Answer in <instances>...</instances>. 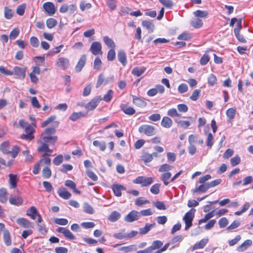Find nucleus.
<instances>
[{
	"label": "nucleus",
	"instance_id": "nucleus-63",
	"mask_svg": "<svg viewBox=\"0 0 253 253\" xmlns=\"http://www.w3.org/2000/svg\"><path fill=\"white\" fill-rule=\"evenodd\" d=\"M168 161L170 163H173L176 160V154L173 152H169L167 153Z\"/></svg>",
	"mask_w": 253,
	"mask_h": 253
},
{
	"label": "nucleus",
	"instance_id": "nucleus-64",
	"mask_svg": "<svg viewBox=\"0 0 253 253\" xmlns=\"http://www.w3.org/2000/svg\"><path fill=\"white\" fill-rule=\"evenodd\" d=\"M84 211L85 213L90 214L94 213V212L93 208L88 204H84Z\"/></svg>",
	"mask_w": 253,
	"mask_h": 253
},
{
	"label": "nucleus",
	"instance_id": "nucleus-9",
	"mask_svg": "<svg viewBox=\"0 0 253 253\" xmlns=\"http://www.w3.org/2000/svg\"><path fill=\"white\" fill-rule=\"evenodd\" d=\"M27 70V67L21 68L18 66H15L12 71L13 75L16 76L17 78L23 80L26 77Z\"/></svg>",
	"mask_w": 253,
	"mask_h": 253
},
{
	"label": "nucleus",
	"instance_id": "nucleus-55",
	"mask_svg": "<svg viewBox=\"0 0 253 253\" xmlns=\"http://www.w3.org/2000/svg\"><path fill=\"white\" fill-rule=\"evenodd\" d=\"M250 207V203H248V202L244 204L243 208L240 211H236L234 213V214L236 215H238H238H240L243 213H244L245 211H246L249 209Z\"/></svg>",
	"mask_w": 253,
	"mask_h": 253
},
{
	"label": "nucleus",
	"instance_id": "nucleus-28",
	"mask_svg": "<svg viewBox=\"0 0 253 253\" xmlns=\"http://www.w3.org/2000/svg\"><path fill=\"white\" fill-rule=\"evenodd\" d=\"M86 115V113H84L83 112H73L70 116L69 119L70 120H72V121H76L78 119L84 117Z\"/></svg>",
	"mask_w": 253,
	"mask_h": 253
},
{
	"label": "nucleus",
	"instance_id": "nucleus-29",
	"mask_svg": "<svg viewBox=\"0 0 253 253\" xmlns=\"http://www.w3.org/2000/svg\"><path fill=\"white\" fill-rule=\"evenodd\" d=\"M236 114V109L235 107H232L227 109L226 111V115L228 118V122L232 121L234 119Z\"/></svg>",
	"mask_w": 253,
	"mask_h": 253
},
{
	"label": "nucleus",
	"instance_id": "nucleus-14",
	"mask_svg": "<svg viewBox=\"0 0 253 253\" xmlns=\"http://www.w3.org/2000/svg\"><path fill=\"white\" fill-rule=\"evenodd\" d=\"M112 189L114 195L117 197H121L122 191L126 190V187L119 184H114L112 186Z\"/></svg>",
	"mask_w": 253,
	"mask_h": 253
},
{
	"label": "nucleus",
	"instance_id": "nucleus-11",
	"mask_svg": "<svg viewBox=\"0 0 253 253\" xmlns=\"http://www.w3.org/2000/svg\"><path fill=\"white\" fill-rule=\"evenodd\" d=\"M43 8L49 16H52L55 14L56 8L54 4L51 2H46L43 4Z\"/></svg>",
	"mask_w": 253,
	"mask_h": 253
},
{
	"label": "nucleus",
	"instance_id": "nucleus-6",
	"mask_svg": "<svg viewBox=\"0 0 253 253\" xmlns=\"http://www.w3.org/2000/svg\"><path fill=\"white\" fill-rule=\"evenodd\" d=\"M154 180L152 177H145L142 176L137 177L133 180V183L137 184H141L142 187H147L150 185Z\"/></svg>",
	"mask_w": 253,
	"mask_h": 253
},
{
	"label": "nucleus",
	"instance_id": "nucleus-43",
	"mask_svg": "<svg viewBox=\"0 0 253 253\" xmlns=\"http://www.w3.org/2000/svg\"><path fill=\"white\" fill-rule=\"evenodd\" d=\"M211 59L209 54L206 52L205 53L200 59V63L201 65L204 66L206 65Z\"/></svg>",
	"mask_w": 253,
	"mask_h": 253
},
{
	"label": "nucleus",
	"instance_id": "nucleus-36",
	"mask_svg": "<svg viewBox=\"0 0 253 253\" xmlns=\"http://www.w3.org/2000/svg\"><path fill=\"white\" fill-rule=\"evenodd\" d=\"M103 41L105 44L110 49L116 48V45L112 39L108 36L103 37Z\"/></svg>",
	"mask_w": 253,
	"mask_h": 253
},
{
	"label": "nucleus",
	"instance_id": "nucleus-30",
	"mask_svg": "<svg viewBox=\"0 0 253 253\" xmlns=\"http://www.w3.org/2000/svg\"><path fill=\"white\" fill-rule=\"evenodd\" d=\"M41 139L45 143L54 145L58 140V136L57 135H51L49 137H44V138H41Z\"/></svg>",
	"mask_w": 253,
	"mask_h": 253
},
{
	"label": "nucleus",
	"instance_id": "nucleus-49",
	"mask_svg": "<svg viewBox=\"0 0 253 253\" xmlns=\"http://www.w3.org/2000/svg\"><path fill=\"white\" fill-rule=\"evenodd\" d=\"M4 14L5 18L7 19H11L13 17V14H14V12L12 9L9 8L7 6H5L4 7Z\"/></svg>",
	"mask_w": 253,
	"mask_h": 253
},
{
	"label": "nucleus",
	"instance_id": "nucleus-53",
	"mask_svg": "<svg viewBox=\"0 0 253 253\" xmlns=\"http://www.w3.org/2000/svg\"><path fill=\"white\" fill-rule=\"evenodd\" d=\"M201 90L199 89H196L193 92L190 97V99L192 101H197L200 96Z\"/></svg>",
	"mask_w": 253,
	"mask_h": 253
},
{
	"label": "nucleus",
	"instance_id": "nucleus-21",
	"mask_svg": "<svg viewBox=\"0 0 253 253\" xmlns=\"http://www.w3.org/2000/svg\"><path fill=\"white\" fill-rule=\"evenodd\" d=\"M120 108L121 110L126 115L131 116L135 113V110L133 108L128 106L126 104H121Z\"/></svg>",
	"mask_w": 253,
	"mask_h": 253
},
{
	"label": "nucleus",
	"instance_id": "nucleus-58",
	"mask_svg": "<svg viewBox=\"0 0 253 253\" xmlns=\"http://www.w3.org/2000/svg\"><path fill=\"white\" fill-rule=\"evenodd\" d=\"M241 163V158L238 155L232 158L230 160V164L232 167H235Z\"/></svg>",
	"mask_w": 253,
	"mask_h": 253
},
{
	"label": "nucleus",
	"instance_id": "nucleus-32",
	"mask_svg": "<svg viewBox=\"0 0 253 253\" xmlns=\"http://www.w3.org/2000/svg\"><path fill=\"white\" fill-rule=\"evenodd\" d=\"M209 241L208 239H203L199 242L196 243L193 247V250H196L200 249H203L207 244Z\"/></svg>",
	"mask_w": 253,
	"mask_h": 253
},
{
	"label": "nucleus",
	"instance_id": "nucleus-20",
	"mask_svg": "<svg viewBox=\"0 0 253 253\" xmlns=\"http://www.w3.org/2000/svg\"><path fill=\"white\" fill-rule=\"evenodd\" d=\"M38 143H40L41 145L38 147L37 151L39 152H44L45 153H52V150L50 149L47 143H45L43 141H39Z\"/></svg>",
	"mask_w": 253,
	"mask_h": 253
},
{
	"label": "nucleus",
	"instance_id": "nucleus-42",
	"mask_svg": "<svg viewBox=\"0 0 253 253\" xmlns=\"http://www.w3.org/2000/svg\"><path fill=\"white\" fill-rule=\"evenodd\" d=\"M190 24L194 28L197 29L202 27L203 25V21L199 18L193 20L191 21Z\"/></svg>",
	"mask_w": 253,
	"mask_h": 253
},
{
	"label": "nucleus",
	"instance_id": "nucleus-60",
	"mask_svg": "<svg viewBox=\"0 0 253 253\" xmlns=\"http://www.w3.org/2000/svg\"><path fill=\"white\" fill-rule=\"evenodd\" d=\"M92 6L90 3H85L84 0L81 1L80 4V8L82 11H84L85 9H90Z\"/></svg>",
	"mask_w": 253,
	"mask_h": 253
},
{
	"label": "nucleus",
	"instance_id": "nucleus-1",
	"mask_svg": "<svg viewBox=\"0 0 253 253\" xmlns=\"http://www.w3.org/2000/svg\"><path fill=\"white\" fill-rule=\"evenodd\" d=\"M9 146V141H4L0 145V150L4 154H10L12 158L15 159L20 152V148L18 146L15 145L13 146L11 151H10Z\"/></svg>",
	"mask_w": 253,
	"mask_h": 253
},
{
	"label": "nucleus",
	"instance_id": "nucleus-38",
	"mask_svg": "<svg viewBox=\"0 0 253 253\" xmlns=\"http://www.w3.org/2000/svg\"><path fill=\"white\" fill-rule=\"evenodd\" d=\"M163 245V243L161 241L155 240L152 242L151 246H150L149 248L153 253L154 250L160 249Z\"/></svg>",
	"mask_w": 253,
	"mask_h": 253
},
{
	"label": "nucleus",
	"instance_id": "nucleus-57",
	"mask_svg": "<svg viewBox=\"0 0 253 253\" xmlns=\"http://www.w3.org/2000/svg\"><path fill=\"white\" fill-rule=\"evenodd\" d=\"M136 246L134 245H131L127 246L122 247L119 249V251H124L125 252H129L132 251L136 250Z\"/></svg>",
	"mask_w": 253,
	"mask_h": 253
},
{
	"label": "nucleus",
	"instance_id": "nucleus-24",
	"mask_svg": "<svg viewBox=\"0 0 253 253\" xmlns=\"http://www.w3.org/2000/svg\"><path fill=\"white\" fill-rule=\"evenodd\" d=\"M56 132V128L54 127H50L46 128L41 134V138H44V137H49Z\"/></svg>",
	"mask_w": 253,
	"mask_h": 253
},
{
	"label": "nucleus",
	"instance_id": "nucleus-3",
	"mask_svg": "<svg viewBox=\"0 0 253 253\" xmlns=\"http://www.w3.org/2000/svg\"><path fill=\"white\" fill-rule=\"evenodd\" d=\"M138 131L147 136H152L156 134V128L151 125L144 124L140 126L138 128Z\"/></svg>",
	"mask_w": 253,
	"mask_h": 253
},
{
	"label": "nucleus",
	"instance_id": "nucleus-54",
	"mask_svg": "<svg viewBox=\"0 0 253 253\" xmlns=\"http://www.w3.org/2000/svg\"><path fill=\"white\" fill-rule=\"evenodd\" d=\"M160 186L161 184L159 183H156L153 185L150 189V192L153 194H158L160 192Z\"/></svg>",
	"mask_w": 253,
	"mask_h": 253
},
{
	"label": "nucleus",
	"instance_id": "nucleus-35",
	"mask_svg": "<svg viewBox=\"0 0 253 253\" xmlns=\"http://www.w3.org/2000/svg\"><path fill=\"white\" fill-rule=\"evenodd\" d=\"M171 176V174L170 172H164L161 174V179L163 181L164 185L167 186L169 183L170 181H169V180L170 179Z\"/></svg>",
	"mask_w": 253,
	"mask_h": 253
},
{
	"label": "nucleus",
	"instance_id": "nucleus-22",
	"mask_svg": "<svg viewBox=\"0 0 253 253\" xmlns=\"http://www.w3.org/2000/svg\"><path fill=\"white\" fill-rule=\"evenodd\" d=\"M9 202L11 205L19 206L23 204V200L20 196H11L9 199Z\"/></svg>",
	"mask_w": 253,
	"mask_h": 253
},
{
	"label": "nucleus",
	"instance_id": "nucleus-56",
	"mask_svg": "<svg viewBox=\"0 0 253 253\" xmlns=\"http://www.w3.org/2000/svg\"><path fill=\"white\" fill-rule=\"evenodd\" d=\"M150 203L149 200H143L142 197H139L135 201V204L139 207L142 206L143 205L149 204Z\"/></svg>",
	"mask_w": 253,
	"mask_h": 253
},
{
	"label": "nucleus",
	"instance_id": "nucleus-8",
	"mask_svg": "<svg viewBox=\"0 0 253 253\" xmlns=\"http://www.w3.org/2000/svg\"><path fill=\"white\" fill-rule=\"evenodd\" d=\"M101 100H102V98L100 96L93 98L85 105L84 107L87 111L93 110L96 108Z\"/></svg>",
	"mask_w": 253,
	"mask_h": 253
},
{
	"label": "nucleus",
	"instance_id": "nucleus-23",
	"mask_svg": "<svg viewBox=\"0 0 253 253\" xmlns=\"http://www.w3.org/2000/svg\"><path fill=\"white\" fill-rule=\"evenodd\" d=\"M3 240L6 246H10L12 244L10 233L7 229H5L3 232Z\"/></svg>",
	"mask_w": 253,
	"mask_h": 253
},
{
	"label": "nucleus",
	"instance_id": "nucleus-41",
	"mask_svg": "<svg viewBox=\"0 0 253 253\" xmlns=\"http://www.w3.org/2000/svg\"><path fill=\"white\" fill-rule=\"evenodd\" d=\"M121 217V214L117 211H113L108 216V220L111 222H115L118 220Z\"/></svg>",
	"mask_w": 253,
	"mask_h": 253
},
{
	"label": "nucleus",
	"instance_id": "nucleus-51",
	"mask_svg": "<svg viewBox=\"0 0 253 253\" xmlns=\"http://www.w3.org/2000/svg\"><path fill=\"white\" fill-rule=\"evenodd\" d=\"M51 175V170L48 167H45L42 169V176L44 178L48 179Z\"/></svg>",
	"mask_w": 253,
	"mask_h": 253
},
{
	"label": "nucleus",
	"instance_id": "nucleus-12",
	"mask_svg": "<svg viewBox=\"0 0 253 253\" xmlns=\"http://www.w3.org/2000/svg\"><path fill=\"white\" fill-rule=\"evenodd\" d=\"M56 116L55 115L50 116L41 124V126L42 128H43L51 123H53L55 126L54 127H57L59 126L60 122L59 121H56Z\"/></svg>",
	"mask_w": 253,
	"mask_h": 253
},
{
	"label": "nucleus",
	"instance_id": "nucleus-46",
	"mask_svg": "<svg viewBox=\"0 0 253 253\" xmlns=\"http://www.w3.org/2000/svg\"><path fill=\"white\" fill-rule=\"evenodd\" d=\"M193 14L197 17L206 18L208 16L209 13L207 11L197 10L194 11Z\"/></svg>",
	"mask_w": 253,
	"mask_h": 253
},
{
	"label": "nucleus",
	"instance_id": "nucleus-7",
	"mask_svg": "<svg viewBox=\"0 0 253 253\" xmlns=\"http://www.w3.org/2000/svg\"><path fill=\"white\" fill-rule=\"evenodd\" d=\"M55 65L61 70H65L70 66V60L67 58L60 57L57 59Z\"/></svg>",
	"mask_w": 253,
	"mask_h": 253
},
{
	"label": "nucleus",
	"instance_id": "nucleus-40",
	"mask_svg": "<svg viewBox=\"0 0 253 253\" xmlns=\"http://www.w3.org/2000/svg\"><path fill=\"white\" fill-rule=\"evenodd\" d=\"M93 145L99 148L101 151H104L106 148V143L104 141L94 140L93 141Z\"/></svg>",
	"mask_w": 253,
	"mask_h": 253
},
{
	"label": "nucleus",
	"instance_id": "nucleus-62",
	"mask_svg": "<svg viewBox=\"0 0 253 253\" xmlns=\"http://www.w3.org/2000/svg\"><path fill=\"white\" fill-rule=\"evenodd\" d=\"M106 3L111 10H114L116 9V0H106Z\"/></svg>",
	"mask_w": 253,
	"mask_h": 253
},
{
	"label": "nucleus",
	"instance_id": "nucleus-26",
	"mask_svg": "<svg viewBox=\"0 0 253 253\" xmlns=\"http://www.w3.org/2000/svg\"><path fill=\"white\" fill-rule=\"evenodd\" d=\"M161 125L163 127L170 128L172 125V121L168 117H164L161 121Z\"/></svg>",
	"mask_w": 253,
	"mask_h": 253
},
{
	"label": "nucleus",
	"instance_id": "nucleus-4",
	"mask_svg": "<svg viewBox=\"0 0 253 253\" xmlns=\"http://www.w3.org/2000/svg\"><path fill=\"white\" fill-rule=\"evenodd\" d=\"M196 210L191 209L187 211L183 217V220L185 222V230L188 229L192 226V221L195 216Z\"/></svg>",
	"mask_w": 253,
	"mask_h": 253
},
{
	"label": "nucleus",
	"instance_id": "nucleus-10",
	"mask_svg": "<svg viewBox=\"0 0 253 253\" xmlns=\"http://www.w3.org/2000/svg\"><path fill=\"white\" fill-rule=\"evenodd\" d=\"M91 52L95 55H102V45L100 42H94L92 43L89 49Z\"/></svg>",
	"mask_w": 253,
	"mask_h": 253
},
{
	"label": "nucleus",
	"instance_id": "nucleus-44",
	"mask_svg": "<svg viewBox=\"0 0 253 253\" xmlns=\"http://www.w3.org/2000/svg\"><path fill=\"white\" fill-rule=\"evenodd\" d=\"M172 168V166H170L168 164H164L160 167L158 171L160 172H169V171L171 170Z\"/></svg>",
	"mask_w": 253,
	"mask_h": 253
},
{
	"label": "nucleus",
	"instance_id": "nucleus-50",
	"mask_svg": "<svg viewBox=\"0 0 253 253\" xmlns=\"http://www.w3.org/2000/svg\"><path fill=\"white\" fill-rule=\"evenodd\" d=\"M107 83V81H105L103 75L102 74H100L97 79L96 84V87L98 88L102 84H106Z\"/></svg>",
	"mask_w": 253,
	"mask_h": 253
},
{
	"label": "nucleus",
	"instance_id": "nucleus-19",
	"mask_svg": "<svg viewBox=\"0 0 253 253\" xmlns=\"http://www.w3.org/2000/svg\"><path fill=\"white\" fill-rule=\"evenodd\" d=\"M17 223L21 227L25 228L33 227L31 222L26 218H18L16 220Z\"/></svg>",
	"mask_w": 253,
	"mask_h": 253
},
{
	"label": "nucleus",
	"instance_id": "nucleus-13",
	"mask_svg": "<svg viewBox=\"0 0 253 253\" xmlns=\"http://www.w3.org/2000/svg\"><path fill=\"white\" fill-rule=\"evenodd\" d=\"M139 212L135 210L131 211L125 217V220L126 222H132L139 219Z\"/></svg>",
	"mask_w": 253,
	"mask_h": 253
},
{
	"label": "nucleus",
	"instance_id": "nucleus-34",
	"mask_svg": "<svg viewBox=\"0 0 253 253\" xmlns=\"http://www.w3.org/2000/svg\"><path fill=\"white\" fill-rule=\"evenodd\" d=\"M8 193L4 188H0V202L6 203L7 201Z\"/></svg>",
	"mask_w": 253,
	"mask_h": 253
},
{
	"label": "nucleus",
	"instance_id": "nucleus-61",
	"mask_svg": "<svg viewBox=\"0 0 253 253\" xmlns=\"http://www.w3.org/2000/svg\"><path fill=\"white\" fill-rule=\"evenodd\" d=\"M102 64V61L99 57H97L95 58L93 63V68L94 69L99 70Z\"/></svg>",
	"mask_w": 253,
	"mask_h": 253
},
{
	"label": "nucleus",
	"instance_id": "nucleus-16",
	"mask_svg": "<svg viewBox=\"0 0 253 253\" xmlns=\"http://www.w3.org/2000/svg\"><path fill=\"white\" fill-rule=\"evenodd\" d=\"M86 61V57L85 54L82 55L79 59L77 65L75 67V71L79 73L80 72L84 66Z\"/></svg>",
	"mask_w": 253,
	"mask_h": 253
},
{
	"label": "nucleus",
	"instance_id": "nucleus-33",
	"mask_svg": "<svg viewBox=\"0 0 253 253\" xmlns=\"http://www.w3.org/2000/svg\"><path fill=\"white\" fill-rule=\"evenodd\" d=\"M58 193L60 197L64 199H69L71 196V194L64 188L59 189Z\"/></svg>",
	"mask_w": 253,
	"mask_h": 253
},
{
	"label": "nucleus",
	"instance_id": "nucleus-5",
	"mask_svg": "<svg viewBox=\"0 0 253 253\" xmlns=\"http://www.w3.org/2000/svg\"><path fill=\"white\" fill-rule=\"evenodd\" d=\"M36 123L33 125H28L25 131L26 134H23L21 135V138L24 140H32L34 138V133L35 132Z\"/></svg>",
	"mask_w": 253,
	"mask_h": 253
},
{
	"label": "nucleus",
	"instance_id": "nucleus-52",
	"mask_svg": "<svg viewBox=\"0 0 253 253\" xmlns=\"http://www.w3.org/2000/svg\"><path fill=\"white\" fill-rule=\"evenodd\" d=\"M142 25L148 30L153 31L154 28V25L149 20H144L142 22Z\"/></svg>",
	"mask_w": 253,
	"mask_h": 253
},
{
	"label": "nucleus",
	"instance_id": "nucleus-31",
	"mask_svg": "<svg viewBox=\"0 0 253 253\" xmlns=\"http://www.w3.org/2000/svg\"><path fill=\"white\" fill-rule=\"evenodd\" d=\"M252 244V241L251 240H247L237 247V250L239 252H244L248 248L251 246Z\"/></svg>",
	"mask_w": 253,
	"mask_h": 253
},
{
	"label": "nucleus",
	"instance_id": "nucleus-45",
	"mask_svg": "<svg viewBox=\"0 0 253 253\" xmlns=\"http://www.w3.org/2000/svg\"><path fill=\"white\" fill-rule=\"evenodd\" d=\"M46 23L49 29H52L57 24V21L55 19L50 18L47 19Z\"/></svg>",
	"mask_w": 253,
	"mask_h": 253
},
{
	"label": "nucleus",
	"instance_id": "nucleus-2",
	"mask_svg": "<svg viewBox=\"0 0 253 253\" xmlns=\"http://www.w3.org/2000/svg\"><path fill=\"white\" fill-rule=\"evenodd\" d=\"M211 176L209 174H206V175L200 177V178L199 179V182L202 184L200 185V186H199V187H198L197 188L194 189L193 190V192L194 193H197L198 192H202V193L206 192L209 189V187L208 185V183H206V184H204V183H205V182L206 181L211 179Z\"/></svg>",
	"mask_w": 253,
	"mask_h": 253
},
{
	"label": "nucleus",
	"instance_id": "nucleus-47",
	"mask_svg": "<svg viewBox=\"0 0 253 253\" xmlns=\"http://www.w3.org/2000/svg\"><path fill=\"white\" fill-rule=\"evenodd\" d=\"M113 93L114 92L112 89L109 90L107 93L102 98V100H103L106 102H110L113 97Z\"/></svg>",
	"mask_w": 253,
	"mask_h": 253
},
{
	"label": "nucleus",
	"instance_id": "nucleus-27",
	"mask_svg": "<svg viewBox=\"0 0 253 253\" xmlns=\"http://www.w3.org/2000/svg\"><path fill=\"white\" fill-rule=\"evenodd\" d=\"M146 71V68L144 67H135L131 70V74L134 76L139 77L142 75Z\"/></svg>",
	"mask_w": 253,
	"mask_h": 253
},
{
	"label": "nucleus",
	"instance_id": "nucleus-48",
	"mask_svg": "<svg viewBox=\"0 0 253 253\" xmlns=\"http://www.w3.org/2000/svg\"><path fill=\"white\" fill-rule=\"evenodd\" d=\"M107 60L112 61L115 60L116 58L115 48L110 49L108 53L107 56Z\"/></svg>",
	"mask_w": 253,
	"mask_h": 253
},
{
	"label": "nucleus",
	"instance_id": "nucleus-37",
	"mask_svg": "<svg viewBox=\"0 0 253 253\" xmlns=\"http://www.w3.org/2000/svg\"><path fill=\"white\" fill-rule=\"evenodd\" d=\"M155 223L149 224L146 223L143 228H139V234L141 235H144L147 233L153 227H154Z\"/></svg>",
	"mask_w": 253,
	"mask_h": 253
},
{
	"label": "nucleus",
	"instance_id": "nucleus-15",
	"mask_svg": "<svg viewBox=\"0 0 253 253\" xmlns=\"http://www.w3.org/2000/svg\"><path fill=\"white\" fill-rule=\"evenodd\" d=\"M37 163L39 164L40 166L49 167L51 165V159L49 158V155L46 153L43 154Z\"/></svg>",
	"mask_w": 253,
	"mask_h": 253
},
{
	"label": "nucleus",
	"instance_id": "nucleus-17",
	"mask_svg": "<svg viewBox=\"0 0 253 253\" xmlns=\"http://www.w3.org/2000/svg\"><path fill=\"white\" fill-rule=\"evenodd\" d=\"M8 183L10 189H15L17 186L18 178L17 174L10 173L8 175Z\"/></svg>",
	"mask_w": 253,
	"mask_h": 253
},
{
	"label": "nucleus",
	"instance_id": "nucleus-39",
	"mask_svg": "<svg viewBox=\"0 0 253 253\" xmlns=\"http://www.w3.org/2000/svg\"><path fill=\"white\" fill-rule=\"evenodd\" d=\"M141 158L145 164L149 163L153 160L152 155L147 152H143L141 155Z\"/></svg>",
	"mask_w": 253,
	"mask_h": 253
},
{
	"label": "nucleus",
	"instance_id": "nucleus-59",
	"mask_svg": "<svg viewBox=\"0 0 253 253\" xmlns=\"http://www.w3.org/2000/svg\"><path fill=\"white\" fill-rule=\"evenodd\" d=\"M213 136L211 133H209L207 139V146L210 148H211L213 144Z\"/></svg>",
	"mask_w": 253,
	"mask_h": 253
},
{
	"label": "nucleus",
	"instance_id": "nucleus-25",
	"mask_svg": "<svg viewBox=\"0 0 253 253\" xmlns=\"http://www.w3.org/2000/svg\"><path fill=\"white\" fill-rule=\"evenodd\" d=\"M118 58L123 66H125L127 63L126 55L123 50H120L118 52Z\"/></svg>",
	"mask_w": 253,
	"mask_h": 253
},
{
	"label": "nucleus",
	"instance_id": "nucleus-18",
	"mask_svg": "<svg viewBox=\"0 0 253 253\" xmlns=\"http://www.w3.org/2000/svg\"><path fill=\"white\" fill-rule=\"evenodd\" d=\"M132 99L133 103L138 107L144 108L147 105L146 102L142 97H139L135 95H132Z\"/></svg>",
	"mask_w": 253,
	"mask_h": 253
}]
</instances>
